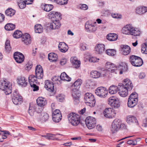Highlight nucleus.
<instances>
[{
  "instance_id": "1",
  "label": "nucleus",
  "mask_w": 147,
  "mask_h": 147,
  "mask_svg": "<svg viewBox=\"0 0 147 147\" xmlns=\"http://www.w3.org/2000/svg\"><path fill=\"white\" fill-rule=\"evenodd\" d=\"M68 120L70 123L73 125H77L80 121V116L75 113H72L67 116Z\"/></svg>"
},
{
  "instance_id": "2",
  "label": "nucleus",
  "mask_w": 147,
  "mask_h": 147,
  "mask_svg": "<svg viewBox=\"0 0 147 147\" xmlns=\"http://www.w3.org/2000/svg\"><path fill=\"white\" fill-rule=\"evenodd\" d=\"M138 101L137 94L134 92L130 94L128 98L127 106L129 107L133 108L136 105Z\"/></svg>"
},
{
  "instance_id": "3",
  "label": "nucleus",
  "mask_w": 147,
  "mask_h": 147,
  "mask_svg": "<svg viewBox=\"0 0 147 147\" xmlns=\"http://www.w3.org/2000/svg\"><path fill=\"white\" fill-rule=\"evenodd\" d=\"M85 103L87 105L91 107L94 106L96 101L94 96L92 94L89 93H86L84 97Z\"/></svg>"
},
{
  "instance_id": "4",
  "label": "nucleus",
  "mask_w": 147,
  "mask_h": 147,
  "mask_svg": "<svg viewBox=\"0 0 147 147\" xmlns=\"http://www.w3.org/2000/svg\"><path fill=\"white\" fill-rule=\"evenodd\" d=\"M129 60L131 63L136 67L140 66L143 63L142 60L140 57L134 55L130 57Z\"/></svg>"
},
{
  "instance_id": "5",
  "label": "nucleus",
  "mask_w": 147,
  "mask_h": 147,
  "mask_svg": "<svg viewBox=\"0 0 147 147\" xmlns=\"http://www.w3.org/2000/svg\"><path fill=\"white\" fill-rule=\"evenodd\" d=\"M12 100L15 105H18L23 102V98L17 91H15L11 95Z\"/></svg>"
},
{
  "instance_id": "6",
  "label": "nucleus",
  "mask_w": 147,
  "mask_h": 147,
  "mask_svg": "<svg viewBox=\"0 0 147 147\" xmlns=\"http://www.w3.org/2000/svg\"><path fill=\"white\" fill-rule=\"evenodd\" d=\"M109 105L115 108H117L120 106L118 98L115 96H111L108 99Z\"/></svg>"
},
{
  "instance_id": "7",
  "label": "nucleus",
  "mask_w": 147,
  "mask_h": 147,
  "mask_svg": "<svg viewBox=\"0 0 147 147\" xmlns=\"http://www.w3.org/2000/svg\"><path fill=\"white\" fill-rule=\"evenodd\" d=\"M86 125L89 129H92L94 128L96 125V120L95 118L93 117H88L85 120Z\"/></svg>"
},
{
  "instance_id": "8",
  "label": "nucleus",
  "mask_w": 147,
  "mask_h": 147,
  "mask_svg": "<svg viewBox=\"0 0 147 147\" xmlns=\"http://www.w3.org/2000/svg\"><path fill=\"white\" fill-rule=\"evenodd\" d=\"M95 93L98 96L101 98L105 97L108 93L107 90L103 87L97 88L95 90Z\"/></svg>"
},
{
  "instance_id": "9",
  "label": "nucleus",
  "mask_w": 147,
  "mask_h": 147,
  "mask_svg": "<svg viewBox=\"0 0 147 147\" xmlns=\"http://www.w3.org/2000/svg\"><path fill=\"white\" fill-rule=\"evenodd\" d=\"M126 120L128 124L132 126H135L139 124L136 118L133 115L127 116L126 118Z\"/></svg>"
},
{
  "instance_id": "10",
  "label": "nucleus",
  "mask_w": 147,
  "mask_h": 147,
  "mask_svg": "<svg viewBox=\"0 0 147 147\" xmlns=\"http://www.w3.org/2000/svg\"><path fill=\"white\" fill-rule=\"evenodd\" d=\"M14 59L16 63H21L25 60V57L24 55L20 52L17 51L15 52L13 55Z\"/></svg>"
},
{
  "instance_id": "11",
  "label": "nucleus",
  "mask_w": 147,
  "mask_h": 147,
  "mask_svg": "<svg viewBox=\"0 0 147 147\" xmlns=\"http://www.w3.org/2000/svg\"><path fill=\"white\" fill-rule=\"evenodd\" d=\"M81 95L80 92L78 89L73 88L72 90V96L74 99L75 104H78L80 102V98Z\"/></svg>"
},
{
  "instance_id": "12",
  "label": "nucleus",
  "mask_w": 147,
  "mask_h": 147,
  "mask_svg": "<svg viewBox=\"0 0 147 147\" xmlns=\"http://www.w3.org/2000/svg\"><path fill=\"white\" fill-rule=\"evenodd\" d=\"M121 124V121L118 119H115L113 122L111 131L113 133L117 132L120 128Z\"/></svg>"
},
{
  "instance_id": "13",
  "label": "nucleus",
  "mask_w": 147,
  "mask_h": 147,
  "mask_svg": "<svg viewBox=\"0 0 147 147\" xmlns=\"http://www.w3.org/2000/svg\"><path fill=\"white\" fill-rule=\"evenodd\" d=\"M119 94L122 97H125L128 95V90L125 88L123 84H120L118 86Z\"/></svg>"
},
{
  "instance_id": "14",
  "label": "nucleus",
  "mask_w": 147,
  "mask_h": 147,
  "mask_svg": "<svg viewBox=\"0 0 147 147\" xmlns=\"http://www.w3.org/2000/svg\"><path fill=\"white\" fill-rule=\"evenodd\" d=\"M62 118L61 112L59 110L56 109L52 113V119L55 122H59Z\"/></svg>"
},
{
  "instance_id": "15",
  "label": "nucleus",
  "mask_w": 147,
  "mask_h": 147,
  "mask_svg": "<svg viewBox=\"0 0 147 147\" xmlns=\"http://www.w3.org/2000/svg\"><path fill=\"white\" fill-rule=\"evenodd\" d=\"M85 28L86 31L88 32H94L96 30V27L89 21L86 22Z\"/></svg>"
},
{
  "instance_id": "16",
  "label": "nucleus",
  "mask_w": 147,
  "mask_h": 147,
  "mask_svg": "<svg viewBox=\"0 0 147 147\" xmlns=\"http://www.w3.org/2000/svg\"><path fill=\"white\" fill-rule=\"evenodd\" d=\"M48 16L49 18L51 20H59L61 19L62 16L61 13L55 11L50 12L48 14Z\"/></svg>"
},
{
  "instance_id": "17",
  "label": "nucleus",
  "mask_w": 147,
  "mask_h": 147,
  "mask_svg": "<svg viewBox=\"0 0 147 147\" xmlns=\"http://www.w3.org/2000/svg\"><path fill=\"white\" fill-rule=\"evenodd\" d=\"M35 76L38 79H41L43 77V70L40 65H38L36 67Z\"/></svg>"
},
{
  "instance_id": "18",
  "label": "nucleus",
  "mask_w": 147,
  "mask_h": 147,
  "mask_svg": "<svg viewBox=\"0 0 147 147\" xmlns=\"http://www.w3.org/2000/svg\"><path fill=\"white\" fill-rule=\"evenodd\" d=\"M45 87L47 90L51 92L55 93L56 92V90L54 88L53 83L50 80L45 81Z\"/></svg>"
},
{
  "instance_id": "19",
  "label": "nucleus",
  "mask_w": 147,
  "mask_h": 147,
  "mask_svg": "<svg viewBox=\"0 0 147 147\" xmlns=\"http://www.w3.org/2000/svg\"><path fill=\"white\" fill-rule=\"evenodd\" d=\"M32 38L30 35L28 33H25L23 34L22 38V40L26 45H28L31 43Z\"/></svg>"
},
{
  "instance_id": "20",
  "label": "nucleus",
  "mask_w": 147,
  "mask_h": 147,
  "mask_svg": "<svg viewBox=\"0 0 147 147\" xmlns=\"http://www.w3.org/2000/svg\"><path fill=\"white\" fill-rule=\"evenodd\" d=\"M105 67L107 70L108 71L111 72H115L116 74L118 73L117 68L115 66V65L110 62L106 63Z\"/></svg>"
},
{
  "instance_id": "21",
  "label": "nucleus",
  "mask_w": 147,
  "mask_h": 147,
  "mask_svg": "<svg viewBox=\"0 0 147 147\" xmlns=\"http://www.w3.org/2000/svg\"><path fill=\"white\" fill-rule=\"evenodd\" d=\"M37 104L39 106L41 107H43L45 106L47 103V101L45 98L40 96L36 100Z\"/></svg>"
},
{
  "instance_id": "22",
  "label": "nucleus",
  "mask_w": 147,
  "mask_h": 147,
  "mask_svg": "<svg viewBox=\"0 0 147 147\" xmlns=\"http://www.w3.org/2000/svg\"><path fill=\"white\" fill-rule=\"evenodd\" d=\"M133 28V27L131 25L127 24L123 28L122 32L123 34L131 35Z\"/></svg>"
},
{
  "instance_id": "23",
  "label": "nucleus",
  "mask_w": 147,
  "mask_h": 147,
  "mask_svg": "<svg viewBox=\"0 0 147 147\" xmlns=\"http://www.w3.org/2000/svg\"><path fill=\"white\" fill-rule=\"evenodd\" d=\"M61 24L59 20H56L51 23L48 27L51 29H58L61 27Z\"/></svg>"
},
{
  "instance_id": "24",
  "label": "nucleus",
  "mask_w": 147,
  "mask_h": 147,
  "mask_svg": "<svg viewBox=\"0 0 147 147\" xmlns=\"http://www.w3.org/2000/svg\"><path fill=\"white\" fill-rule=\"evenodd\" d=\"M123 85L125 87L128 91L131 90L133 88V85L129 79H126L124 80Z\"/></svg>"
},
{
  "instance_id": "25",
  "label": "nucleus",
  "mask_w": 147,
  "mask_h": 147,
  "mask_svg": "<svg viewBox=\"0 0 147 147\" xmlns=\"http://www.w3.org/2000/svg\"><path fill=\"white\" fill-rule=\"evenodd\" d=\"M71 62L72 64L74 67L78 68L80 66V62L78 60L76 57H73L71 58Z\"/></svg>"
},
{
  "instance_id": "26",
  "label": "nucleus",
  "mask_w": 147,
  "mask_h": 147,
  "mask_svg": "<svg viewBox=\"0 0 147 147\" xmlns=\"http://www.w3.org/2000/svg\"><path fill=\"white\" fill-rule=\"evenodd\" d=\"M41 7L43 10L49 12L53 8L54 6L53 5L51 4L42 3L41 4Z\"/></svg>"
},
{
  "instance_id": "27",
  "label": "nucleus",
  "mask_w": 147,
  "mask_h": 147,
  "mask_svg": "<svg viewBox=\"0 0 147 147\" xmlns=\"http://www.w3.org/2000/svg\"><path fill=\"white\" fill-rule=\"evenodd\" d=\"M95 50L96 53L101 54L105 51V46L103 44L97 45L95 47Z\"/></svg>"
},
{
  "instance_id": "28",
  "label": "nucleus",
  "mask_w": 147,
  "mask_h": 147,
  "mask_svg": "<svg viewBox=\"0 0 147 147\" xmlns=\"http://www.w3.org/2000/svg\"><path fill=\"white\" fill-rule=\"evenodd\" d=\"M121 47L123 55H127L130 52L131 49L129 46L126 45H122Z\"/></svg>"
},
{
  "instance_id": "29",
  "label": "nucleus",
  "mask_w": 147,
  "mask_h": 147,
  "mask_svg": "<svg viewBox=\"0 0 147 147\" xmlns=\"http://www.w3.org/2000/svg\"><path fill=\"white\" fill-rule=\"evenodd\" d=\"M11 83L7 80H1L0 82V89L2 90L11 86Z\"/></svg>"
},
{
  "instance_id": "30",
  "label": "nucleus",
  "mask_w": 147,
  "mask_h": 147,
  "mask_svg": "<svg viewBox=\"0 0 147 147\" xmlns=\"http://www.w3.org/2000/svg\"><path fill=\"white\" fill-rule=\"evenodd\" d=\"M117 69L118 72V70L119 71V74H122L123 71H125L127 69V66L126 64L125 63H122L119 65Z\"/></svg>"
},
{
  "instance_id": "31",
  "label": "nucleus",
  "mask_w": 147,
  "mask_h": 147,
  "mask_svg": "<svg viewBox=\"0 0 147 147\" xmlns=\"http://www.w3.org/2000/svg\"><path fill=\"white\" fill-rule=\"evenodd\" d=\"M48 58L49 60L51 62H55L57 60L58 56L55 53H51L49 54Z\"/></svg>"
},
{
  "instance_id": "32",
  "label": "nucleus",
  "mask_w": 147,
  "mask_h": 147,
  "mask_svg": "<svg viewBox=\"0 0 147 147\" xmlns=\"http://www.w3.org/2000/svg\"><path fill=\"white\" fill-rule=\"evenodd\" d=\"M37 78L34 75H30L28 77V82L30 85L36 84L37 82Z\"/></svg>"
},
{
  "instance_id": "33",
  "label": "nucleus",
  "mask_w": 147,
  "mask_h": 147,
  "mask_svg": "<svg viewBox=\"0 0 147 147\" xmlns=\"http://www.w3.org/2000/svg\"><path fill=\"white\" fill-rule=\"evenodd\" d=\"M112 109L110 108H106L103 112L104 116L107 118H111L112 117L111 113Z\"/></svg>"
},
{
  "instance_id": "34",
  "label": "nucleus",
  "mask_w": 147,
  "mask_h": 147,
  "mask_svg": "<svg viewBox=\"0 0 147 147\" xmlns=\"http://www.w3.org/2000/svg\"><path fill=\"white\" fill-rule=\"evenodd\" d=\"M118 38V35L115 33H110L107 36V38L111 41H114L116 40Z\"/></svg>"
},
{
  "instance_id": "35",
  "label": "nucleus",
  "mask_w": 147,
  "mask_h": 147,
  "mask_svg": "<svg viewBox=\"0 0 147 147\" xmlns=\"http://www.w3.org/2000/svg\"><path fill=\"white\" fill-rule=\"evenodd\" d=\"M147 11V7H137L136 9V13L141 14Z\"/></svg>"
},
{
  "instance_id": "36",
  "label": "nucleus",
  "mask_w": 147,
  "mask_h": 147,
  "mask_svg": "<svg viewBox=\"0 0 147 147\" xmlns=\"http://www.w3.org/2000/svg\"><path fill=\"white\" fill-rule=\"evenodd\" d=\"M3 133L1 134L2 138H0V142H3L4 140L7 138V136L10 135V133L9 131L6 130L1 131Z\"/></svg>"
},
{
  "instance_id": "37",
  "label": "nucleus",
  "mask_w": 147,
  "mask_h": 147,
  "mask_svg": "<svg viewBox=\"0 0 147 147\" xmlns=\"http://www.w3.org/2000/svg\"><path fill=\"white\" fill-rule=\"evenodd\" d=\"M82 83V80L80 79H78L74 83L72 86L73 88H76L79 90Z\"/></svg>"
},
{
  "instance_id": "38",
  "label": "nucleus",
  "mask_w": 147,
  "mask_h": 147,
  "mask_svg": "<svg viewBox=\"0 0 147 147\" xmlns=\"http://www.w3.org/2000/svg\"><path fill=\"white\" fill-rule=\"evenodd\" d=\"M26 81L24 77H21L18 79V82L19 84L25 86L27 85Z\"/></svg>"
},
{
  "instance_id": "39",
  "label": "nucleus",
  "mask_w": 147,
  "mask_h": 147,
  "mask_svg": "<svg viewBox=\"0 0 147 147\" xmlns=\"http://www.w3.org/2000/svg\"><path fill=\"white\" fill-rule=\"evenodd\" d=\"M59 135H55L52 134H47L46 136H45V137L47 139L49 140H57L59 139Z\"/></svg>"
},
{
  "instance_id": "40",
  "label": "nucleus",
  "mask_w": 147,
  "mask_h": 147,
  "mask_svg": "<svg viewBox=\"0 0 147 147\" xmlns=\"http://www.w3.org/2000/svg\"><path fill=\"white\" fill-rule=\"evenodd\" d=\"M34 30L36 33H41L43 32V27L40 24H36L35 26Z\"/></svg>"
},
{
  "instance_id": "41",
  "label": "nucleus",
  "mask_w": 147,
  "mask_h": 147,
  "mask_svg": "<svg viewBox=\"0 0 147 147\" xmlns=\"http://www.w3.org/2000/svg\"><path fill=\"white\" fill-rule=\"evenodd\" d=\"M15 10L11 8L7 9L5 11L6 15L10 17L13 16L15 14Z\"/></svg>"
},
{
  "instance_id": "42",
  "label": "nucleus",
  "mask_w": 147,
  "mask_h": 147,
  "mask_svg": "<svg viewBox=\"0 0 147 147\" xmlns=\"http://www.w3.org/2000/svg\"><path fill=\"white\" fill-rule=\"evenodd\" d=\"M118 90V87L115 85H112L109 88L108 91L111 94H113L116 93Z\"/></svg>"
},
{
  "instance_id": "43",
  "label": "nucleus",
  "mask_w": 147,
  "mask_h": 147,
  "mask_svg": "<svg viewBox=\"0 0 147 147\" xmlns=\"http://www.w3.org/2000/svg\"><path fill=\"white\" fill-rule=\"evenodd\" d=\"M5 28L7 30H12L15 29V25L12 23H7L5 25Z\"/></svg>"
},
{
  "instance_id": "44",
  "label": "nucleus",
  "mask_w": 147,
  "mask_h": 147,
  "mask_svg": "<svg viewBox=\"0 0 147 147\" xmlns=\"http://www.w3.org/2000/svg\"><path fill=\"white\" fill-rule=\"evenodd\" d=\"M100 72L96 71H92L90 73L91 76L95 78H98L100 77Z\"/></svg>"
},
{
  "instance_id": "45",
  "label": "nucleus",
  "mask_w": 147,
  "mask_h": 147,
  "mask_svg": "<svg viewBox=\"0 0 147 147\" xmlns=\"http://www.w3.org/2000/svg\"><path fill=\"white\" fill-rule=\"evenodd\" d=\"M5 49L6 51L9 52L11 50V48L10 44V41L7 40L5 43Z\"/></svg>"
},
{
  "instance_id": "46",
  "label": "nucleus",
  "mask_w": 147,
  "mask_h": 147,
  "mask_svg": "<svg viewBox=\"0 0 147 147\" xmlns=\"http://www.w3.org/2000/svg\"><path fill=\"white\" fill-rule=\"evenodd\" d=\"M22 33L21 31L19 30H16L13 33V36L14 37L18 38L22 37Z\"/></svg>"
},
{
  "instance_id": "47",
  "label": "nucleus",
  "mask_w": 147,
  "mask_h": 147,
  "mask_svg": "<svg viewBox=\"0 0 147 147\" xmlns=\"http://www.w3.org/2000/svg\"><path fill=\"white\" fill-rule=\"evenodd\" d=\"M106 53L109 55L114 56L116 54V51L114 49H109L106 50Z\"/></svg>"
},
{
  "instance_id": "48",
  "label": "nucleus",
  "mask_w": 147,
  "mask_h": 147,
  "mask_svg": "<svg viewBox=\"0 0 147 147\" xmlns=\"http://www.w3.org/2000/svg\"><path fill=\"white\" fill-rule=\"evenodd\" d=\"M140 32L137 29L133 28V30L131 33V35L134 36H139L140 35Z\"/></svg>"
},
{
  "instance_id": "49",
  "label": "nucleus",
  "mask_w": 147,
  "mask_h": 147,
  "mask_svg": "<svg viewBox=\"0 0 147 147\" xmlns=\"http://www.w3.org/2000/svg\"><path fill=\"white\" fill-rule=\"evenodd\" d=\"M52 80L53 84H59L61 83L59 79V77L58 76H55L53 77Z\"/></svg>"
},
{
  "instance_id": "50",
  "label": "nucleus",
  "mask_w": 147,
  "mask_h": 147,
  "mask_svg": "<svg viewBox=\"0 0 147 147\" xmlns=\"http://www.w3.org/2000/svg\"><path fill=\"white\" fill-rule=\"evenodd\" d=\"M26 3L24 1L20 0L18 2V5L21 9H23L26 6Z\"/></svg>"
},
{
  "instance_id": "51",
  "label": "nucleus",
  "mask_w": 147,
  "mask_h": 147,
  "mask_svg": "<svg viewBox=\"0 0 147 147\" xmlns=\"http://www.w3.org/2000/svg\"><path fill=\"white\" fill-rule=\"evenodd\" d=\"M11 85L5 88V89L3 90L5 91V93L6 95H9L11 93Z\"/></svg>"
},
{
  "instance_id": "52",
  "label": "nucleus",
  "mask_w": 147,
  "mask_h": 147,
  "mask_svg": "<svg viewBox=\"0 0 147 147\" xmlns=\"http://www.w3.org/2000/svg\"><path fill=\"white\" fill-rule=\"evenodd\" d=\"M58 48L61 52H63L64 51V42L60 43L58 46Z\"/></svg>"
},
{
  "instance_id": "53",
  "label": "nucleus",
  "mask_w": 147,
  "mask_h": 147,
  "mask_svg": "<svg viewBox=\"0 0 147 147\" xmlns=\"http://www.w3.org/2000/svg\"><path fill=\"white\" fill-rule=\"evenodd\" d=\"M94 83L90 80H88L86 81V86L88 88H89L90 86H93Z\"/></svg>"
},
{
  "instance_id": "54",
  "label": "nucleus",
  "mask_w": 147,
  "mask_h": 147,
  "mask_svg": "<svg viewBox=\"0 0 147 147\" xmlns=\"http://www.w3.org/2000/svg\"><path fill=\"white\" fill-rule=\"evenodd\" d=\"M99 59H97L95 57H90L89 59V61L91 62H96L98 61Z\"/></svg>"
},
{
  "instance_id": "55",
  "label": "nucleus",
  "mask_w": 147,
  "mask_h": 147,
  "mask_svg": "<svg viewBox=\"0 0 147 147\" xmlns=\"http://www.w3.org/2000/svg\"><path fill=\"white\" fill-rule=\"evenodd\" d=\"M127 143L129 144H132L133 145H135L137 144V142L136 140L134 141L133 140H129L127 141Z\"/></svg>"
},
{
  "instance_id": "56",
  "label": "nucleus",
  "mask_w": 147,
  "mask_h": 147,
  "mask_svg": "<svg viewBox=\"0 0 147 147\" xmlns=\"http://www.w3.org/2000/svg\"><path fill=\"white\" fill-rule=\"evenodd\" d=\"M108 71L107 70H104L103 71H102L100 72V77H104L106 76L107 75Z\"/></svg>"
},
{
  "instance_id": "57",
  "label": "nucleus",
  "mask_w": 147,
  "mask_h": 147,
  "mask_svg": "<svg viewBox=\"0 0 147 147\" xmlns=\"http://www.w3.org/2000/svg\"><path fill=\"white\" fill-rule=\"evenodd\" d=\"M49 117V115L47 113H45L42 117V119L45 121L48 120Z\"/></svg>"
},
{
  "instance_id": "58",
  "label": "nucleus",
  "mask_w": 147,
  "mask_h": 147,
  "mask_svg": "<svg viewBox=\"0 0 147 147\" xmlns=\"http://www.w3.org/2000/svg\"><path fill=\"white\" fill-rule=\"evenodd\" d=\"M32 65L29 63H27L25 66V69L27 70H29L31 69L32 67Z\"/></svg>"
},
{
  "instance_id": "59",
  "label": "nucleus",
  "mask_w": 147,
  "mask_h": 147,
  "mask_svg": "<svg viewBox=\"0 0 147 147\" xmlns=\"http://www.w3.org/2000/svg\"><path fill=\"white\" fill-rule=\"evenodd\" d=\"M57 99L60 101H62L64 99L63 95L59 94L57 96Z\"/></svg>"
},
{
  "instance_id": "60",
  "label": "nucleus",
  "mask_w": 147,
  "mask_h": 147,
  "mask_svg": "<svg viewBox=\"0 0 147 147\" xmlns=\"http://www.w3.org/2000/svg\"><path fill=\"white\" fill-rule=\"evenodd\" d=\"M80 8L84 10H86L88 8V6L85 4H83L80 5Z\"/></svg>"
},
{
  "instance_id": "61",
  "label": "nucleus",
  "mask_w": 147,
  "mask_h": 147,
  "mask_svg": "<svg viewBox=\"0 0 147 147\" xmlns=\"http://www.w3.org/2000/svg\"><path fill=\"white\" fill-rule=\"evenodd\" d=\"M80 49L82 51H85L86 49V45L85 44L82 43L80 44Z\"/></svg>"
},
{
  "instance_id": "62",
  "label": "nucleus",
  "mask_w": 147,
  "mask_h": 147,
  "mask_svg": "<svg viewBox=\"0 0 147 147\" xmlns=\"http://www.w3.org/2000/svg\"><path fill=\"white\" fill-rule=\"evenodd\" d=\"M55 2L60 5H63L64 4V0H54Z\"/></svg>"
},
{
  "instance_id": "63",
  "label": "nucleus",
  "mask_w": 147,
  "mask_h": 147,
  "mask_svg": "<svg viewBox=\"0 0 147 147\" xmlns=\"http://www.w3.org/2000/svg\"><path fill=\"white\" fill-rule=\"evenodd\" d=\"M33 108L31 107H30L29 109L28 113L30 115H32L34 114V110L33 109Z\"/></svg>"
},
{
  "instance_id": "64",
  "label": "nucleus",
  "mask_w": 147,
  "mask_h": 147,
  "mask_svg": "<svg viewBox=\"0 0 147 147\" xmlns=\"http://www.w3.org/2000/svg\"><path fill=\"white\" fill-rule=\"evenodd\" d=\"M33 88L34 91L38 90L39 89L38 86H36V84H34V85H30Z\"/></svg>"
}]
</instances>
